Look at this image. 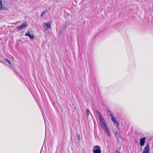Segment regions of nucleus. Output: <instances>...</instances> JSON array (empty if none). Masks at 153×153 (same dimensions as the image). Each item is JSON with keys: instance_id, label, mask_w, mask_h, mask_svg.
Instances as JSON below:
<instances>
[{"instance_id": "8", "label": "nucleus", "mask_w": 153, "mask_h": 153, "mask_svg": "<svg viewBox=\"0 0 153 153\" xmlns=\"http://www.w3.org/2000/svg\"><path fill=\"white\" fill-rule=\"evenodd\" d=\"M25 36H29V38L31 39H33L34 38V35H31L30 34V32H28L26 33L25 34Z\"/></svg>"}, {"instance_id": "1", "label": "nucleus", "mask_w": 153, "mask_h": 153, "mask_svg": "<svg viewBox=\"0 0 153 153\" xmlns=\"http://www.w3.org/2000/svg\"><path fill=\"white\" fill-rule=\"evenodd\" d=\"M96 112L98 117L100 125L103 130L106 134L109 136H111L110 132L109 129L105 123V121L102 116L101 113L97 110L96 111Z\"/></svg>"}, {"instance_id": "6", "label": "nucleus", "mask_w": 153, "mask_h": 153, "mask_svg": "<svg viewBox=\"0 0 153 153\" xmlns=\"http://www.w3.org/2000/svg\"><path fill=\"white\" fill-rule=\"evenodd\" d=\"M51 24L50 22L45 23L43 25V26L46 30H48V28H50L51 27Z\"/></svg>"}, {"instance_id": "15", "label": "nucleus", "mask_w": 153, "mask_h": 153, "mask_svg": "<svg viewBox=\"0 0 153 153\" xmlns=\"http://www.w3.org/2000/svg\"><path fill=\"white\" fill-rule=\"evenodd\" d=\"M68 25H66V26H65V28H66V27H67V26H68Z\"/></svg>"}, {"instance_id": "13", "label": "nucleus", "mask_w": 153, "mask_h": 153, "mask_svg": "<svg viewBox=\"0 0 153 153\" xmlns=\"http://www.w3.org/2000/svg\"><path fill=\"white\" fill-rule=\"evenodd\" d=\"M114 134L116 136V137H117V131H116L115 132H114Z\"/></svg>"}, {"instance_id": "10", "label": "nucleus", "mask_w": 153, "mask_h": 153, "mask_svg": "<svg viewBox=\"0 0 153 153\" xmlns=\"http://www.w3.org/2000/svg\"><path fill=\"white\" fill-rule=\"evenodd\" d=\"M4 61H6L7 62L8 64H10L11 63L10 62V61L7 59H4Z\"/></svg>"}, {"instance_id": "9", "label": "nucleus", "mask_w": 153, "mask_h": 153, "mask_svg": "<svg viewBox=\"0 0 153 153\" xmlns=\"http://www.w3.org/2000/svg\"><path fill=\"white\" fill-rule=\"evenodd\" d=\"M3 8L2 1V0H0V10L2 9Z\"/></svg>"}, {"instance_id": "12", "label": "nucleus", "mask_w": 153, "mask_h": 153, "mask_svg": "<svg viewBox=\"0 0 153 153\" xmlns=\"http://www.w3.org/2000/svg\"><path fill=\"white\" fill-rule=\"evenodd\" d=\"M86 114L87 116H88L89 114V110H88V109H87L86 110Z\"/></svg>"}, {"instance_id": "5", "label": "nucleus", "mask_w": 153, "mask_h": 153, "mask_svg": "<svg viewBox=\"0 0 153 153\" xmlns=\"http://www.w3.org/2000/svg\"><path fill=\"white\" fill-rule=\"evenodd\" d=\"M150 145L147 144L144 148L142 153H149Z\"/></svg>"}, {"instance_id": "2", "label": "nucleus", "mask_w": 153, "mask_h": 153, "mask_svg": "<svg viewBox=\"0 0 153 153\" xmlns=\"http://www.w3.org/2000/svg\"><path fill=\"white\" fill-rule=\"evenodd\" d=\"M93 153H101V150L100 147L98 146H95L93 148Z\"/></svg>"}, {"instance_id": "7", "label": "nucleus", "mask_w": 153, "mask_h": 153, "mask_svg": "<svg viewBox=\"0 0 153 153\" xmlns=\"http://www.w3.org/2000/svg\"><path fill=\"white\" fill-rule=\"evenodd\" d=\"M146 140V137H143L140 139V144L141 146H143L144 145Z\"/></svg>"}, {"instance_id": "3", "label": "nucleus", "mask_w": 153, "mask_h": 153, "mask_svg": "<svg viewBox=\"0 0 153 153\" xmlns=\"http://www.w3.org/2000/svg\"><path fill=\"white\" fill-rule=\"evenodd\" d=\"M109 116H110L111 117V121L114 123V124L116 123L117 126L118 127L119 126V123L116 120L115 118L114 115L112 113H110V114L108 115Z\"/></svg>"}, {"instance_id": "4", "label": "nucleus", "mask_w": 153, "mask_h": 153, "mask_svg": "<svg viewBox=\"0 0 153 153\" xmlns=\"http://www.w3.org/2000/svg\"><path fill=\"white\" fill-rule=\"evenodd\" d=\"M28 26V25L27 22L23 23L21 25L17 27L16 28L19 30H22L24 28H25Z\"/></svg>"}, {"instance_id": "11", "label": "nucleus", "mask_w": 153, "mask_h": 153, "mask_svg": "<svg viewBox=\"0 0 153 153\" xmlns=\"http://www.w3.org/2000/svg\"><path fill=\"white\" fill-rule=\"evenodd\" d=\"M76 137H77V139L78 140H79L80 139V135L79 134H77L76 135Z\"/></svg>"}, {"instance_id": "14", "label": "nucleus", "mask_w": 153, "mask_h": 153, "mask_svg": "<svg viewBox=\"0 0 153 153\" xmlns=\"http://www.w3.org/2000/svg\"><path fill=\"white\" fill-rule=\"evenodd\" d=\"M44 12H43V13H42V14H41V16H43V14H44Z\"/></svg>"}]
</instances>
